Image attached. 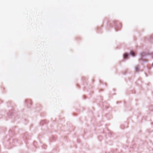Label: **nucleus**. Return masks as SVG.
I'll use <instances>...</instances> for the list:
<instances>
[{
	"instance_id": "nucleus-2",
	"label": "nucleus",
	"mask_w": 153,
	"mask_h": 153,
	"mask_svg": "<svg viewBox=\"0 0 153 153\" xmlns=\"http://www.w3.org/2000/svg\"><path fill=\"white\" fill-rule=\"evenodd\" d=\"M131 54L133 56H134L135 55L134 53L132 51L131 52Z\"/></svg>"
},
{
	"instance_id": "nucleus-1",
	"label": "nucleus",
	"mask_w": 153,
	"mask_h": 153,
	"mask_svg": "<svg viewBox=\"0 0 153 153\" xmlns=\"http://www.w3.org/2000/svg\"><path fill=\"white\" fill-rule=\"evenodd\" d=\"M128 56V55L127 53H125L124 55V57L125 59H126Z\"/></svg>"
}]
</instances>
